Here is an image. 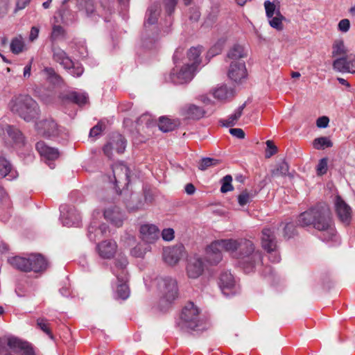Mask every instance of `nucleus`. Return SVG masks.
<instances>
[{
  "label": "nucleus",
  "mask_w": 355,
  "mask_h": 355,
  "mask_svg": "<svg viewBox=\"0 0 355 355\" xmlns=\"http://www.w3.org/2000/svg\"><path fill=\"white\" fill-rule=\"evenodd\" d=\"M222 250L230 252L239 259V264L245 273H250L261 261V254L254 251L249 240L224 239L212 242L206 249V259L211 264H217L222 260Z\"/></svg>",
  "instance_id": "1"
},
{
  "label": "nucleus",
  "mask_w": 355,
  "mask_h": 355,
  "mask_svg": "<svg viewBox=\"0 0 355 355\" xmlns=\"http://www.w3.org/2000/svg\"><path fill=\"white\" fill-rule=\"evenodd\" d=\"M297 222L301 226L312 225L320 232V238L323 241H338L331 211L325 204H320L301 214Z\"/></svg>",
  "instance_id": "2"
},
{
  "label": "nucleus",
  "mask_w": 355,
  "mask_h": 355,
  "mask_svg": "<svg viewBox=\"0 0 355 355\" xmlns=\"http://www.w3.org/2000/svg\"><path fill=\"white\" fill-rule=\"evenodd\" d=\"M8 108L26 121L33 120L39 114L38 105L29 95L13 96L9 101Z\"/></svg>",
  "instance_id": "3"
},
{
  "label": "nucleus",
  "mask_w": 355,
  "mask_h": 355,
  "mask_svg": "<svg viewBox=\"0 0 355 355\" xmlns=\"http://www.w3.org/2000/svg\"><path fill=\"white\" fill-rule=\"evenodd\" d=\"M128 264L127 257L123 254H119L111 268L113 275L116 278V282L113 284V288L116 291L117 296L122 300L127 299L130 294L127 284L128 280Z\"/></svg>",
  "instance_id": "4"
},
{
  "label": "nucleus",
  "mask_w": 355,
  "mask_h": 355,
  "mask_svg": "<svg viewBox=\"0 0 355 355\" xmlns=\"http://www.w3.org/2000/svg\"><path fill=\"white\" fill-rule=\"evenodd\" d=\"M53 60L62 66L74 77H80L84 71L83 66L79 63H74L67 53L54 43L51 46Z\"/></svg>",
  "instance_id": "5"
},
{
  "label": "nucleus",
  "mask_w": 355,
  "mask_h": 355,
  "mask_svg": "<svg viewBox=\"0 0 355 355\" xmlns=\"http://www.w3.org/2000/svg\"><path fill=\"white\" fill-rule=\"evenodd\" d=\"M199 313L198 307L193 303H188L182 309L178 326L182 329H196L200 322Z\"/></svg>",
  "instance_id": "6"
},
{
  "label": "nucleus",
  "mask_w": 355,
  "mask_h": 355,
  "mask_svg": "<svg viewBox=\"0 0 355 355\" xmlns=\"http://www.w3.org/2000/svg\"><path fill=\"white\" fill-rule=\"evenodd\" d=\"M157 287L162 297L166 302L171 303L177 297L178 286L176 281L170 277H159L157 279Z\"/></svg>",
  "instance_id": "7"
},
{
  "label": "nucleus",
  "mask_w": 355,
  "mask_h": 355,
  "mask_svg": "<svg viewBox=\"0 0 355 355\" xmlns=\"http://www.w3.org/2000/svg\"><path fill=\"white\" fill-rule=\"evenodd\" d=\"M261 244L264 250L269 253L270 261L277 263L280 261V256L276 250V241L274 228H264L262 231Z\"/></svg>",
  "instance_id": "8"
},
{
  "label": "nucleus",
  "mask_w": 355,
  "mask_h": 355,
  "mask_svg": "<svg viewBox=\"0 0 355 355\" xmlns=\"http://www.w3.org/2000/svg\"><path fill=\"white\" fill-rule=\"evenodd\" d=\"M6 343L10 349L21 355H35L33 349L28 343L16 337H10L7 340L0 338V354L4 352Z\"/></svg>",
  "instance_id": "9"
},
{
  "label": "nucleus",
  "mask_w": 355,
  "mask_h": 355,
  "mask_svg": "<svg viewBox=\"0 0 355 355\" xmlns=\"http://www.w3.org/2000/svg\"><path fill=\"white\" fill-rule=\"evenodd\" d=\"M196 69L187 63L180 69L176 67L170 73V79L175 84H184L192 80Z\"/></svg>",
  "instance_id": "10"
},
{
  "label": "nucleus",
  "mask_w": 355,
  "mask_h": 355,
  "mask_svg": "<svg viewBox=\"0 0 355 355\" xmlns=\"http://www.w3.org/2000/svg\"><path fill=\"white\" fill-rule=\"evenodd\" d=\"M126 147V140L120 134H114L110 141L103 147L104 154L109 158H112V150L118 153H123Z\"/></svg>",
  "instance_id": "11"
},
{
  "label": "nucleus",
  "mask_w": 355,
  "mask_h": 355,
  "mask_svg": "<svg viewBox=\"0 0 355 355\" xmlns=\"http://www.w3.org/2000/svg\"><path fill=\"white\" fill-rule=\"evenodd\" d=\"M333 68L339 72L355 73V54L337 58L333 62Z\"/></svg>",
  "instance_id": "12"
},
{
  "label": "nucleus",
  "mask_w": 355,
  "mask_h": 355,
  "mask_svg": "<svg viewBox=\"0 0 355 355\" xmlns=\"http://www.w3.org/2000/svg\"><path fill=\"white\" fill-rule=\"evenodd\" d=\"M334 206L338 219L343 224L349 225L352 219L351 207L339 196L334 198Z\"/></svg>",
  "instance_id": "13"
},
{
  "label": "nucleus",
  "mask_w": 355,
  "mask_h": 355,
  "mask_svg": "<svg viewBox=\"0 0 355 355\" xmlns=\"http://www.w3.org/2000/svg\"><path fill=\"white\" fill-rule=\"evenodd\" d=\"M117 247V244L114 240H104L96 245V251L101 258L110 259L115 255Z\"/></svg>",
  "instance_id": "14"
},
{
  "label": "nucleus",
  "mask_w": 355,
  "mask_h": 355,
  "mask_svg": "<svg viewBox=\"0 0 355 355\" xmlns=\"http://www.w3.org/2000/svg\"><path fill=\"white\" fill-rule=\"evenodd\" d=\"M61 220L64 226H78L81 222V216L74 207H62Z\"/></svg>",
  "instance_id": "15"
},
{
  "label": "nucleus",
  "mask_w": 355,
  "mask_h": 355,
  "mask_svg": "<svg viewBox=\"0 0 355 355\" xmlns=\"http://www.w3.org/2000/svg\"><path fill=\"white\" fill-rule=\"evenodd\" d=\"M228 77L235 83H241L247 77V69L243 61H232L228 70Z\"/></svg>",
  "instance_id": "16"
},
{
  "label": "nucleus",
  "mask_w": 355,
  "mask_h": 355,
  "mask_svg": "<svg viewBox=\"0 0 355 355\" xmlns=\"http://www.w3.org/2000/svg\"><path fill=\"white\" fill-rule=\"evenodd\" d=\"M204 267V263L199 256L191 257L187 265V274L189 278L196 279L202 274Z\"/></svg>",
  "instance_id": "17"
},
{
  "label": "nucleus",
  "mask_w": 355,
  "mask_h": 355,
  "mask_svg": "<svg viewBox=\"0 0 355 355\" xmlns=\"http://www.w3.org/2000/svg\"><path fill=\"white\" fill-rule=\"evenodd\" d=\"M140 237L147 244L154 243L159 238V230L153 224H144L139 229Z\"/></svg>",
  "instance_id": "18"
},
{
  "label": "nucleus",
  "mask_w": 355,
  "mask_h": 355,
  "mask_svg": "<svg viewBox=\"0 0 355 355\" xmlns=\"http://www.w3.org/2000/svg\"><path fill=\"white\" fill-rule=\"evenodd\" d=\"M36 128L39 134L46 137L57 136L60 133L57 123L52 119H46L37 122Z\"/></svg>",
  "instance_id": "19"
},
{
  "label": "nucleus",
  "mask_w": 355,
  "mask_h": 355,
  "mask_svg": "<svg viewBox=\"0 0 355 355\" xmlns=\"http://www.w3.org/2000/svg\"><path fill=\"white\" fill-rule=\"evenodd\" d=\"M36 149L43 158L49 161L48 165L51 168H54V164L51 161L55 160L59 157L58 149L47 146L44 141H39L36 144Z\"/></svg>",
  "instance_id": "20"
},
{
  "label": "nucleus",
  "mask_w": 355,
  "mask_h": 355,
  "mask_svg": "<svg viewBox=\"0 0 355 355\" xmlns=\"http://www.w3.org/2000/svg\"><path fill=\"white\" fill-rule=\"evenodd\" d=\"M129 168L123 163H116L112 166L113 179H110V182H113L117 186L118 183L124 182L125 184L129 182Z\"/></svg>",
  "instance_id": "21"
},
{
  "label": "nucleus",
  "mask_w": 355,
  "mask_h": 355,
  "mask_svg": "<svg viewBox=\"0 0 355 355\" xmlns=\"http://www.w3.org/2000/svg\"><path fill=\"white\" fill-rule=\"evenodd\" d=\"M183 252L184 247L182 245L166 248L163 251V259L168 265H175L183 256Z\"/></svg>",
  "instance_id": "22"
},
{
  "label": "nucleus",
  "mask_w": 355,
  "mask_h": 355,
  "mask_svg": "<svg viewBox=\"0 0 355 355\" xmlns=\"http://www.w3.org/2000/svg\"><path fill=\"white\" fill-rule=\"evenodd\" d=\"M104 217L116 227H121L124 218L123 214L119 208L115 205H112L105 209Z\"/></svg>",
  "instance_id": "23"
},
{
  "label": "nucleus",
  "mask_w": 355,
  "mask_h": 355,
  "mask_svg": "<svg viewBox=\"0 0 355 355\" xmlns=\"http://www.w3.org/2000/svg\"><path fill=\"white\" fill-rule=\"evenodd\" d=\"M29 271L40 272L44 271L48 267V262L40 254H33L29 256Z\"/></svg>",
  "instance_id": "24"
},
{
  "label": "nucleus",
  "mask_w": 355,
  "mask_h": 355,
  "mask_svg": "<svg viewBox=\"0 0 355 355\" xmlns=\"http://www.w3.org/2000/svg\"><path fill=\"white\" fill-rule=\"evenodd\" d=\"M107 225H98L96 220H93L88 227L87 236L90 241H95L107 232Z\"/></svg>",
  "instance_id": "25"
},
{
  "label": "nucleus",
  "mask_w": 355,
  "mask_h": 355,
  "mask_svg": "<svg viewBox=\"0 0 355 355\" xmlns=\"http://www.w3.org/2000/svg\"><path fill=\"white\" fill-rule=\"evenodd\" d=\"M182 114L186 118L191 119H199L205 114L204 110L196 105H186L181 109Z\"/></svg>",
  "instance_id": "26"
},
{
  "label": "nucleus",
  "mask_w": 355,
  "mask_h": 355,
  "mask_svg": "<svg viewBox=\"0 0 355 355\" xmlns=\"http://www.w3.org/2000/svg\"><path fill=\"white\" fill-rule=\"evenodd\" d=\"M0 176L7 177L9 180H14L18 176L17 172L12 169L10 162L1 155H0Z\"/></svg>",
  "instance_id": "27"
},
{
  "label": "nucleus",
  "mask_w": 355,
  "mask_h": 355,
  "mask_svg": "<svg viewBox=\"0 0 355 355\" xmlns=\"http://www.w3.org/2000/svg\"><path fill=\"white\" fill-rule=\"evenodd\" d=\"M235 92L232 87L227 85H221L214 89L213 96L220 101H227L231 100L234 96Z\"/></svg>",
  "instance_id": "28"
},
{
  "label": "nucleus",
  "mask_w": 355,
  "mask_h": 355,
  "mask_svg": "<svg viewBox=\"0 0 355 355\" xmlns=\"http://www.w3.org/2000/svg\"><path fill=\"white\" fill-rule=\"evenodd\" d=\"M160 10V6L158 3H153L148 8L144 22L145 28H147L149 25H154L156 24Z\"/></svg>",
  "instance_id": "29"
},
{
  "label": "nucleus",
  "mask_w": 355,
  "mask_h": 355,
  "mask_svg": "<svg viewBox=\"0 0 355 355\" xmlns=\"http://www.w3.org/2000/svg\"><path fill=\"white\" fill-rule=\"evenodd\" d=\"M202 46L192 47L187 53L188 63L196 69H197L201 62L200 55L202 53Z\"/></svg>",
  "instance_id": "30"
},
{
  "label": "nucleus",
  "mask_w": 355,
  "mask_h": 355,
  "mask_svg": "<svg viewBox=\"0 0 355 355\" xmlns=\"http://www.w3.org/2000/svg\"><path fill=\"white\" fill-rule=\"evenodd\" d=\"M263 5L267 18L282 14L280 12V2L278 0H274L273 1H265Z\"/></svg>",
  "instance_id": "31"
},
{
  "label": "nucleus",
  "mask_w": 355,
  "mask_h": 355,
  "mask_svg": "<svg viewBox=\"0 0 355 355\" xmlns=\"http://www.w3.org/2000/svg\"><path fill=\"white\" fill-rule=\"evenodd\" d=\"M8 261L12 266L19 270L24 272L29 271V257H15L9 259Z\"/></svg>",
  "instance_id": "32"
},
{
  "label": "nucleus",
  "mask_w": 355,
  "mask_h": 355,
  "mask_svg": "<svg viewBox=\"0 0 355 355\" xmlns=\"http://www.w3.org/2000/svg\"><path fill=\"white\" fill-rule=\"evenodd\" d=\"M10 51L14 54H19L26 50L24 38L21 35L12 38L10 45Z\"/></svg>",
  "instance_id": "33"
},
{
  "label": "nucleus",
  "mask_w": 355,
  "mask_h": 355,
  "mask_svg": "<svg viewBox=\"0 0 355 355\" xmlns=\"http://www.w3.org/2000/svg\"><path fill=\"white\" fill-rule=\"evenodd\" d=\"M348 53V50L345 45L343 40H336L334 41L332 46V56L333 57H343L346 56Z\"/></svg>",
  "instance_id": "34"
},
{
  "label": "nucleus",
  "mask_w": 355,
  "mask_h": 355,
  "mask_svg": "<svg viewBox=\"0 0 355 355\" xmlns=\"http://www.w3.org/2000/svg\"><path fill=\"white\" fill-rule=\"evenodd\" d=\"M220 285L223 290L232 288L235 286L233 275L229 272H223L220 277Z\"/></svg>",
  "instance_id": "35"
},
{
  "label": "nucleus",
  "mask_w": 355,
  "mask_h": 355,
  "mask_svg": "<svg viewBox=\"0 0 355 355\" xmlns=\"http://www.w3.org/2000/svg\"><path fill=\"white\" fill-rule=\"evenodd\" d=\"M245 107V103H243L241 106H239L233 113L230 115L229 117L223 122V125L227 127H231L236 125L239 119L241 116L243 114V110Z\"/></svg>",
  "instance_id": "36"
},
{
  "label": "nucleus",
  "mask_w": 355,
  "mask_h": 355,
  "mask_svg": "<svg viewBox=\"0 0 355 355\" xmlns=\"http://www.w3.org/2000/svg\"><path fill=\"white\" fill-rule=\"evenodd\" d=\"M150 250V246L146 243H139L133 248L130 253L135 257L141 258L144 257L147 252Z\"/></svg>",
  "instance_id": "37"
},
{
  "label": "nucleus",
  "mask_w": 355,
  "mask_h": 355,
  "mask_svg": "<svg viewBox=\"0 0 355 355\" xmlns=\"http://www.w3.org/2000/svg\"><path fill=\"white\" fill-rule=\"evenodd\" d=\"M227 56L229 58L236 61L237 59L246 56V53L243 46L235 44L230 50Z\"/></svg>",
  "instance_id": "38"
},
{
  "label": "nucleus",
  "mask_w": 355,
  "mask_h": 355,
  "mask_svg": "<svg viewBox=\"0 0 355 355\" xmlns=\"http://www.w3.org/2000/svg\"><path fill=\"white\" fill-rule=\"evenodd\" d=\"M289 166L284 160L279 162L276 165V168L271 171L272 176H285L288 174Z\"/></svg>",
  "instance_id": "39"
},
{
  "label": "nucleus",
  "mask_w": 355,
  "mask_h": 355,
  "mask_svg": "<svg viewBox=\"0 0 355 355\" xmlns=\"http://www.w3.org/2000/svg\"><path fill=\"white\" fill-rule=\"evenodd\" d=\"M268 23L270 26L276 29L278 31H281L284 28L283 21L285 20V17L282 14H279L272 17H268Z\"/></svg>",
  "instance_id": "40"
},
{
  "label": "nucleus",
  "mask_w": 355,
  "mask_h": 355,
  "mask_svg": "<svg viewBox=\"0 0 355 355\" xmlns=\"http://www.w3.org/2000/svg\"><path fill=\"white\" fill-rule=\"evenodd\" d=\"M333 146L331 141L327 137L315 138L313 141V146L315 149L320 150L329 148Z\"/></svg>",
  "instance_id": "41"
},
{
  "label": "nucleus",
  "mask_w": 355,
  "mask_h": 355,
  "mask_svg": "<svg viewBox=\"0 0 355 355\" xmlns=\"http://www.w3.org/2000/svg\"><path fill=\"white\" fill-rule=\"evenodd\" d=\"M68 98L79 105L86 104L88 100V96L85 93L72 92L69 94Z\"/></svg>",
  "instance_id": "42"
},
{
  "label": "nucleus",
  "mask_w": 355,
  "mask_h": 355,
  "mask_svg": "<svg viewBox=\"0 0 355 355\" xmlns=\"http://www.w3.org/2000/svg\"><path fill=\"white\" fill-rule=\"evenodd\" d=\"M44 73L46 76L47 80L54 84H59L61 81L60 76L55 72L52 67H46L44 69Z\"/></svg>",
  "instance_id": "43"
},
{
  "label": "nucleus",
  "mask_w": 355,
  "mask_h": 355,
  "mask_svg": "<svg viewBox=\"0 0 355 355\" xmlns=\"http://www.w3.org/2000/svg\"><path fill=\"white\" fill-rule=\"evenodd\" d=\"M158 126L160 130L166 132L173 130L175 127V124L169 119L162 116L159 118Z\"/></svg>",
  "instance_id": "44"
},
{
  "label": "nucleus",
  "mask_w": 355,
  "mask_h": 355,
  "mask_svg": "<svg viewBox=\"0 0 355 355\" xmlns=\"http://www.w3.org/2000/svg\"><path fill=\"white\" fill-rule=\"evenodd\" d=\"M6 132L10 137H11L15 142L16 143H21L24 141V138L21 131L13 127V126H8L6 128Z\"/></svg>",
  "instance_id": "45"
},
{
  "label": "nucleus",
  "mask_w": 355,
  "mask_h": 355,
  "mask_svg": "<svg viewBox=\"0 0 355 355\" xmlns=\"http://www.w3.org/2000/svg\"><path fill=\"white\" fill-rule=\"evenodd\" d=\"M219 163V161L216 159L205 157L202 158L199 164L198 168L201 171H205L211 166H216Z\"/></svg>",
  "instance_id": "46"
},
{
  "label": "nucleus",
  "mask_w": 355,
  "mask_h": 355,
  "mask_svg": "<svg viewBox=\"0 0 355 355\" xmlns=\"http://www.w3.org/2000/svg\"><path fill=\"white\" fill-rule=\"evenodd\" d=\"M254 197V193H250L248 191H242L238 196V202L240 206H245L249 203Z\"/></svg>",
  "instance_id": "47"
},
{
  "label": "nucleus",
  "mask_w": 355,
  "mask_h": 355,
  "mask_svg": "<svg viewBox=\"0 0 355 355\" xmlns=\"http://www.w3.org/2000/svg\"><path fill=\"white\" fill-rule=\"evenodd\" d=\"M232 178L230 175H227L221 180L222 186L220 187V191L222 193H227L233 190L232 185Z\"/></svg>",
  "instance_id": "48"
},
{
  "label": "nucleus",
  "mask_w": 355,
  "mask_h": 355,
  "mask_svg": "<svg viewBox=\"0 0 355 355\" xmlns=\"http://www.w3.org/2000/svg\"><path fill=\"white\" fill-rule=\"evenodd\" d=\"M37 327L42 330L44 333H46L51 338H53V335L51 332L50 329L49 328V323L47 320L45 318H38L37 320Z\"/></svg>",
  "instance_id": "49"
},
{
  "label": "nucleus",
  "mask_w": 355,
  "mask_h": 355,
  "mask_svg": "<svg viewBox=\"0 0 355 355\" xmlns=\"http://www.w3.org/2000/svg\"><path fill=\"white\" fill-rule=\"evenodd\" d=\"M327 159L322 158L319 161L318 164L316 167L317 174L318 175H322L327 171Z\"/></svg>",
  "instance_id": "50"
},
{
  "label": "nucleus",
  "mask_w": 355,
  "mask_h": 355,
  "mask_svg": "<svg viewBox=\"0 0 355 355\" xmlns=\"http://www.w3.org/2000/svg\"><path fill=\"white\" fill-rule=\"evenodd\" d=\"M266 144L267 146L266 157L269 158L277 152V148L270 140H268Z\"/></svg>",
  "instance_id": "51"
},
{
  "label": "nucleus",
  "mask_w": 355,
  "mask_h": 355,
  "mask_svg": "<svg viewBox=\"0 0 355 355\" xmlns=\"http://www.w3.org/2000/svg\"><path fill=\"white\" fill-rule=\"evenodd\" d=\"M64 33V31L60 26H55L53 28L51 38L53 41H55L59 39L60 37L63 36Z\"/></svg>",
  "instance_id": "52"
},
{
  "label": "nucleus",
  "mask_w": 355,
  "mask_h": 355,
  "mask_svg": "<svg viewBox=\"0 0 355 355\" xmlns=\"http://www.w3.org/2000/svg\"><path fill=\"white\" fill-rule=\"evenodd\" d=\"M284 236L291 238L295 234V227L292 223H287L284 227Z\"/></svg>",
  "instance_id": "53"
},
{
  "label": "nucleus",
  "mask_w": 355,
  "mask_h": 355,
  "mask_svg": "<svg viewBox=\"0 0 355 355\" xmlns=\"http://www.w3.org/2000/svg\"><path fill=\"white\" fill-rule=\"evenodd\" d=\"M137 123L138 124H143L145 123L146 126H150L153 123V121L152 119V117L148 114H145L141 115L138 119H137Z\"/></svg>",
  "instance_id": "54"
},
{
  "label": "nucleus",
  "mask_w": 355,
  "mask_h": 355,
  "mask_svg": "<svg viewBox=\"0 0 355 355\" xmlns=\"http://www.w3.org/2000/svg\"><path fill=\"white\" fill-rule=\"evenodd\" d=\"M349 28L350 21L347 19H341L338 24V30L343 33H347L349 30Z\"/></svg>",
  "instance_id": "55"
},
{
  "label": "nucleus",
  "mask_w": 355,
  "mask_h": 355,
  "mask_svg": "<svg viewBox=\"0 0 355 355\" xmlns=\"http://www.w3.org/2000/svg\"><path fill=\"white\" fill-rule=\"evenodd\" d=\"M174 230L172 228L163 230L162 232V239L166 241H171L174 239Z\"/></svg>",
  "instance_id": "56"
},
{
  "label": "nucleus",
  "mask_w": 355,
  "mask_h": 355,
  "mask_svg": "<svg viewBox=\"0 0 355 355\" xmlns=\"http://www.w3.org/2000/svg\"><path fill=\"white\" fill-rule=\"evenodd\" d=\"M83 10H85L88 16L92 15L95 11L94 3L93 0L87 1L83 6Z\"/></svg>",
  "instance_id": "57"
},
{
  "label": "nucleus",
  "mask_w": 355,
  "mask_h": 355,
  "mask_svg": "<svg viewBox=\"0 0 355 355\" xmlns=\"http://www.w3.org/2000/svg\"><path fill=\"white\" fill-rule=\"evenodd\" d=\"M103 130V124H102V123L99 122V123H97V125L94 126L90 130L89 136L91 137H96V136L99 135L101 133Z\"/></svg>",
  "instance_id": "58"
},
{
  "label": "nucleus",
  "mask_w": 355,
  "mask_h": 355,
  "mask_svg": "<svg viewBox=\"0 0 355 355\" xmlns=\"http://www.w3.org/2000/svg\"><path fill=\"white\" fill-rule=\"evenodd\" d=\"M329 119L327 116H320L317 119L316 125L318 128H324L328 126Z\"/></svg>",
  "instance_id": "59"
},
{
  "label": "nucleus",
  "mask_w": 355,
  "mask_h": 355,
  "mask_svg": "<svg viewBox=\"0 0 355 355\" xmlns=\"http://www.w3.org/2000/svg\"><path fill=\"white\" fill-rule=\"evenodd\" d=\"M9 0H0V17L6 15L8 10Z\"/></svg>",
  "instance_id": "60"
},
{
  "label": "nucleus",
  "mask_w": 355,
  "mask_h": 355,
  "mask_svg": "<svg viewBox=\"0 0 355 355\" xmlns=\"http://www.w3.org/2000/svg\"><path fill=\"white\" fill-rule=\"evenodd\" d=\"M230 133L239 139H243L245 137V132L241 128H231Z\"/></svg>",
  "instance_id": "61"
},
{
  "label": "nucleus",
  "mask_w": 355,
  "mask_h": 355,
  "mask_svg": "<svg viewBox=\"0 0 355 355\" xmlns=\"http://www.w3.org/2000/svg\"><path fill=\"white\" fill-rule=\"evenodd\" d=\"M177 4V0H166V9L168 15H171L175 9Z\"/></svg>",
  "instance_id": "62"
},
{
  "label": "nucleus",
  "mask_w": 355,
  "mask_h": 355,
  "mask_svg": "<svg viewBox=\"0 0 355 355\" xmlns=\"http://www.w3.org/2000/svg\"><path fill=\"white\" fill-rule=\"evenodd\" d=\"M40 29L37 26H33L31 29L30 35H29V40L31 42L35 41L39 35Z\"/></svg>",
  "instance_id": "63"
},
{
  "label": "nucleus",
  "mask_w": 355,
  "mask_h": 355,
  "mask_svg": "<svg viewBox=\"0 0 355 355\" xmlns=\"http://www.w3.org/2000/svg\"><path fill=\"white\" fill-rule=\"evenodd\" d=\"M222 50V46L220 44H217L214 46L208 52V55L211 56H214L215 55L219 53Z\"/></svg>",
  "instance_id": "64"
}]
</instances>
